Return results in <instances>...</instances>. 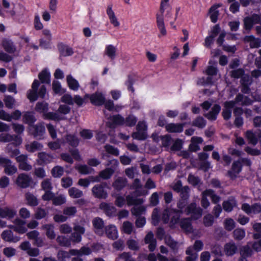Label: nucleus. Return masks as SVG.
<instances>
[{
    "label": "nucleus",
    "mask_w": 261,
    "mask_h": 261,
    "mask_svg": "<svg viewBox=\"0 0 261 261\" xmlns=\"http://www.w3.org/2000/svg\"><path fill=\"white\" fill-rule=\"evenodd\" d=\"M169 0H161L160 7V12L161 14H159L157 13L156 14V25L161 34L163 36H165L167 34V31L165 27L163 18V15L165 9L168 8H169V10L167 11V13L166 14V16L171 17L172 15L171 13V8L169 4Z\"/></svg>",
    "instance_id": "obj_1"
},
{
    "label": "nucleus",
    "mask_w": 261,
    "mask_h": 261,
    "mask_svg": "<svg viewBox=\"0 0 261 261\" xmlns=\"http://www.w3.org/2000/svg\"><path fill=\"white\" fill-rule=\"evenodd\" d=\"M40 82L38 80H34L32 85V88L28 91L27 98L31 102L36 101L39 97L44 98L46 93V88L45 86L42 85L39 91Z\"/></svg>",
    "instance_id": "obj_2"
},
{
    "label": "nucleus",
    "mask_w": 261,
    "mask_h": 261,
    "mask_svg": "<svg viewBox=\"0 0 261 261\" xmlns=\"http://www.w3.org/2000/svg\"><path fill=\"white\" fill-rule=\"evenodd\" d=\"M108 188L106 182H102L99 184L95 185L92 188L93 196L99 199H106L108 197V194L106 189Z\"/></svg>",
    "instance_id": "obj_3"
},
{
    "label": "nucleus",
    "mask_w": 261,
    "mask_h": 261,
    "mask_svg": "<svg viewBox=\"0 0 261 261\" xmlns=\"http://www.w3.org/2000/svg\"><path fill=\"white\" fill-rule=\"evenodd\" d=\"M29 133L37 140H42L44 138L45 128L43 124L38 123L28 126Z\"/></svg>",
    "instance_id": "obj_4"
},
{
    "label": "nucleus",
    "mask_w": 261,
    "mask_h": 261,
    "mask_svg": "<svg viewBox=\"0 0 261 261\" xmlns=\"http://www.w3.org/2000/svg\"><path fill=\"white\" fill-rule=\"evenodd\" d=\"M185 213L187 215L192 214V218L197 220L202 216V209L200 207H197L196 203L193 202L186 207Z\"/></svg>",
    "instance_id": "obj_5"
},
{
    "label": "nucleus",
    "mask_w": 261,
    "mask_h": 261,
    "mask_svg": "<svg viewBox=\"0 0 261 261\" xmlns=\"http://www.w3.org/2000/svg\"><path fill=\"white\" fill-rule=\"evenodd\" d=\"M85 97L89 98L90 102L95 106H101L104 105L106 101V98L103 94L98 92L91 94H86Z\"/></svg>",
    "instance_id": "obj_6"
},
{
    "label": "nucleus",
    "mask_w": 261,
    "mask_h": 261,
    "mask_svg": "<svg viewBox=\"0 0 261 261\" xmlns=\"http://www.w3.org/2000/svg\"><path fill=\"white\" fill-rule=\"evenodd\" d=\"M42 34L44 37H41L39 39V46L44 49L51 48L52 36L50 31L47 29H44L42 31Z\"/></svg>",
    "instance_id": "obj_7"
},
{
    "label": "nucleus",
    "mask_w": 261,
    "mask_h": 261,
    "mask_svg": "<svg viewBox=\"0 0 261 261\" xmlns=\"http://www.w3.org/2000/svg\"><path fill=\"white\" fill-rule=\"evenodd\" d=\"M242 168L243 165L240 160L234 161L232 164L231 169L227 171V176L232 180L235 179L242 171Z\"/></svg>",
    "instance_id": "obj_8"
},
{
    "label": "nucleus",
    "mask_w": 261,
    "mask_h": 261,
    "mask_svg": "<svg viewBox=\"0 0 261 261\" xmlns=\"http://www.w3.org/2000/svg\"><path fill=\"white\" fill-rule=\"evenodd\" d=\"M57 46L60 59L62 57L71 56L74 54L73 48L63 42H59Z\"/></svg>",
    "instance_id": "obj_9"
},
{
    "label": "nucleus",
    "mask_w": 261,
    "mask_h": 261,
    "mask_svg": "<svg viewBox=\"0 0 261 261\" xmlns=\"http://www.w3.org/2000/svg\"><path fill=\"white\" fill-rule=\"evenodd\" d=\"M92 225L95 230L94 232L96 234L99 236H102L104 231L105 224L104 221L102 218L100 217H95L92 220Z\"/></svg>",
    "instance_id": "obj_10"
},
{
    "label": "nucleus",
    "mask_w": 261,
    "mask_h": 261,
    "mask_svg": "<svg viewBox=\"0 0 261 261\" xmlns=\"http://www.w3.org/2000/svg\"><path fill=\"white\" fill-rule=\"evenodd\" d=\"M111 122L107 123L108 127L114 128L116 126L124 125V118L120 114L114 115L111 117Z\"/></svg>",
    "instance_id": "obj_11"
},
{
    "label": "nucleus",
    "mask_w": 261,
    "mask_h": 261,
    "mask_svg": "<svg viewBox=\"0 0 261 261\" xmlns=\"http://www.w3.org/2000/svg\"><path fill=\"white\" fill-rule=\"evenodd\" d=\"M37 156L38 158L37 162L39 165L49 164L54 159V157L51 154L47 153L45 152H39Z\"/></svg>",
    "instance_id": "obj_12"
},
{
    "label": "nucleus",
    "mask_w": 261,
    "mask_h": 261,
    "mask_svg": "<svg viewBox=\"0 0 261 261\" xmlns=\"http://www.w3.org/2000/svg\"><path fill=\"white\" fill-rule=\"evenodd\" d=\"M185 124L170 123L165 126V128L166 131L170 133H180L184 130Z\"/></svg>",
    "instance_id": "obj_13"
},
{
    "label": "nucleus",
    "mask_w": 261,
    "mask_h": 261,
    "mask_svg": "<svg viewBox=\"0 0 261 261\" xmlns=\"http://www.w3.org/2000/svg\"><path fill=\"white\" fill-rule=\"evenodd\" d=\"M221 110V106L219 104H215L211 110L208 113L204 114V116L209 120L215 121L217 119Z\"/></svg>",
    "instance_id": "obj_14"
},
{
    "label": "nucleus",
    "mask_w": 261,
    "mask_h": 261,
    "mask_svg": "<svg viewBox=\"0 0 261 261\" xmlns=\"http://www.w3.org/2000/svg\"><path fill=\"white\" fill-rule=\"evenodd\" d=\"M99 208L103 211L105 214L109 217L115 216L116 213V208L115 206L104 202L99 204Z\"/></svg>",
    "instance_id": "obj_15"
},
{
    "label": "nucleus",
    "mask_w": 261,
    "mask_h": 261,
    "mask_svg": "<svg viewBox=\"0 0 261 261\" xmlns=\"http://www.w3.org/2000/svg\"><path fill=\"white\" fill-rule=\"evenodd\" d=\"M237 206V201L234 197H230L227 200H225L222 203L223 210L227 212H231L234 207Z\"/></svg>",
    "instance_id": "obj_16"
},
{
    "label": "nucleus",
    "mask_w": 261,
    "mask_h": 261,
    "mask_svg": "<svg viewBox=\"0 0 261 261\" xmlns=\"http://www.w3.org/2000/svg\"><path fill=\"white\" fill-rule=\"evenodd\" d=\"M32 178L27 174L22 173L17 176V186L23 188L29 187Z\"/></svg>",
    "instance_id": "obj_17"
},
{
    "label": "nucleus",
    "mask_w": 261,
    "mask_h": 261,
    "mask_svg": "<svg viewBox=\"0 0 261 261\" xmlns=\"http://www.w3.org/2000/svg\"><path fill=\"white\" fill-rule=\"evenodd\" d=\"M105 231L107 237L110 239L114 240L118 237L117 229L114 225H109L106 226Z\"/></svg>",
    "instance_id": "obj_18"
},
{
    "label": "nucleus",
    "mask_w": 261,
    "mask_h": 261,
    "mask_svg": "<svg viewBox=\"0 0 261 261\" xmlns=\"http://www.w3.org/2000/svg\"><path fill=\"white\" fill-rule=\"evenodd\" d=\"M107 14L110 19V23L116 28L120 26V22L118 20L116 16H115V13L112 10V5H110L108 6L107 9Z\"/></svg>",
    "instance_id": "obj_19"
},
{
    "label": "nucleus",
    "mask_w": 261,
    "mask_h": 261,
    "mask_svg": "<svg viewBox=\"0 0 261 261\" xmlns=\"http://www.w3.org/2000/svg\"><path fill=\"white\" fill-rule=\"evenodd\" d=\"M22 121L23 123L28 124L29 126L34 124L36 121L34 112L33 111L25 112L22 115Z\"/></svg>",
    "instance_id": "obj_20"
},
{
    "label": "nucleus",
    "mask_w": 261,
    "mask_h": 261,
    "mask_svg": "<svg viewBox=\"0 0 261 261\" xmlns=\"http://www.w3.org/2000/svg\"><path fill=\"white\" fill-rule=\"evenodd\" d=\"M127 184V179L126 178L119 177L113 183L112 186L117 191H120Z\"/></svg>",
    "instance_id": "obj_21"
},
{
    "label": "nucleus",
    "mask_w": 261,
    "mask_h": 261,
    "mask_svg": "<svg viewBox=\"0 0 261 261\" xmlns=\"http://www.w3.org/2000/svg\"><path fill=\"white\" fill-rule=\"evenodd\" d=\"M254 14H253L251 16H246L244 19V29L248 31H250L253 25L256 23Z\"/></svg>",
    "instance_id": "obj_22"
},
{
    "label": "nucleus",
    "mask_w": 261,
    "mask_h": 261,
    "mask_svg": "<svg viewBox=\"0 0 261 261\" xmlns=\"http://www.w3.org/2000/svg\"><path fill=\"white\" fill-rule=\"evenodd\" d=\"M224 250L227 256H231L237 252L238 248L234 242H229L224 245Z\"/></svg>",
    "instance_id": "obj_23"
},
{
    "label": "nucleus",
    "mask_w": 261,
    "mask_h": 261,
    "mask_svg": "<svg viewBox=\"0 0 261 261\" xmlns=\"http://www.w3.org/2000/svg\"><path fill=\"white\" fill-rule=\"evenodd\" d=\"M141 122H139L136 126L137 132H134L132 137L134 139L138 140H145L147 138V134L143 130H141L140 128Z\"/></svg>",
    "instance_id": "obj_24"
},
{
    "label": "nucleus",
    "mask_w": 261,
    "mask_h": 261,
    "mask_svg": "<svg viewBox=\"0 0 261 261\" xmlns=\"http://www.w3.org/2000/svg\"><path fill=\"white\" fill-rule=\"evenodd\" d=\"M2 46L4 50L10 54L14 53L15 51V47L14 45L13 42L9 39L5 38L2 40Z\"/></svg>",
    "instance_id": "obj_25"
},
{
    "label": "nucleus",
    "mask_w": 261,
    "mask_h": 261,
    "mask_svg": "<svg viewBox=\"0 0 261 261\" xmlns=\"http://www.w3.org/2000/svg\"><path fill=\"white\" fill-rule=\"evenodd\" d=\"M43 117L45 119L53 120L56 122H59L66 119L65 117L61 116L57 113L53 112H46L43 115Z\"/></svg>",
    "instance_id": "obj_26"
},
{
    "label": "nucleus",
    "mask_w": 261,
    "mask_h": 261,
    "mask_svg": "<svg viewBox=\"0 0 261 261\" xmlns=\"http://www.w3.org/2000/svg\"><path fill=\"white\" fill-rule=\"evenodd\" d=\"M70 253L72 255H88L92 253V251L89 247L83 246L82 247L80 250L74 249H70Z\"/></svg>",
    "instance_id": "obj_27"
},
{
    "label": "nucleus",
    "mask_w": 261,
    "mask_h": 261,
    "mask_svg": "<svg viewBox=\"0 0 261 261\" xmlns=\"http://www.w3.org/2000/svg\"><path fill=\"white\" fill-rule=\"evenodd\" d=\"M65 140L67 143L72 147L76 148L79 146V139L73 134H67L65 137Z\"/></svg>",
    "instance_id": "obj_28"
},
{
    "label": "nucleus",
    "mask_w": 261,
    "mask_h": 261,
    "mask_svg": "<svg viewBox=\"0 0 261 261\" xmlns=\"http://www.w3.org/2000/svg\"><path fill=\"white\" fill-rule=\"evenodd\" d=\"M38 78L42 84H49L50 83V73L47 69H43L38 74Z\"/></svg>",
    "instance_id": "obj_29"
},
{
    "label": "nucleus",
    "mask_w": 261,
    "mask_h": 261,
    "mask_svg": "<svg viewBox=\"0 0 261 261\" xmlns=\"http://www.w3.org/2000/svg\"><path fill=\"white\" fill-rule=\"evenodd\" d=\"M66 80L69 88L74 91H77L80 87L78 81L75 80L71 74L68 75Z\"/></svg>",
    "instance_id": "obj_30"
},
{
    "label": "nucleus",
    "mask_w": 261,
    "mask_h": 261,
    "mask_svg": "<svg viewBox=\"0 0 261 261\" xmlns=\"http://www.w3.org/2000/svg\"><path fill=\"white\" fill-rule=\"evenodd\" d=\"M203 194L204 195L210 197L212 202L214 204L218 203L221 200L220 196L216 194L213 189H206L203 192Z\"/></svg>",
    "instance_id": "obj_31"
},
{
    "label": "nucleus",
    "mask_w": 261,
    "mask_h": 261,
    "mask_svg": "<svg viewBox=\"0 0 261 261\" xmlns=\"http://www.w3.org/2000/svg\"><path fill=\"white\" fill-rule=\"evenodd\" d=\"M36 112L44 115L48 110V104L43 101L37 102L35 107Z\"/></svg>",
    "instance_id": "obj_32"
},
{
    "label": "nucleus",
    "mask_w": 261,
    "mask_h": 261,
    "mask_svg": "<svg viewBox=\"0 0 261 261\" xmlns=\"http://www.w3.org/2000/svg\"><path fill=\"white\" fill-rule=\"evenodd\" d=\"M42 229L46 230V236L50 240L55 239L56 234L54 231V226L51 224H45L42 226Z\"/></svg>",
    "instance_id": "obj_33"
},
{
    "label": "nucleus",
    "mask_w": 261,
    "mask_h": 261,
    "mask_svg": "<svg viewBox=\"0 0 261 261\" xmlns=\"http://www.w3.org/2000/svg\"><path fill=\"white\" fill-rule=\"evenodd\" d=\"M43 145L36 141H34L30 144H26L25 148L30 152H34L37 150H41L43 148Z\"/></svg>",
    "instance_id": "obj_34"
},
{
    "label": "nucleus",
    "mask_w": 261,
    "mask_h": 261,
    "mask_svg": "<svg viewBox=\"0 0 261 261\" xmlns=\"http://www.w3.org/2000/svg\"><path fill=\"white\" fill-rule=\"evenodd\" d=\"M72 254L70 253V250L69 252L60 250L58 251L57 257L59 261H69Z\"/></svg>",
    "instance_id": "obj_35"
},
{
    "label": "nucleus",
    "mask_w": 261,
    "mask_h": 261,
    "mask_svg": "<svg viewBox=\"0 0 261 261\" xmlns=\"http://www.w3.org/2000/svg\"><path fill=\"white\" fill-rule=\"evenodd\" d=\"M25 198L27 201L28 204L30 206H36L39 204L37 197L30 192H28L25 194Z\"/></svg>",
    "instance_id": "obj_36"
},
{
    "label": "nucleus",
    "mask_w": 261,
    "mask_h": 261,
    "mask_svg": "<svg viewBox=\"0 0 261 261\" xmlns=\"http://www.w3.org/2000/svg\"><path fill=\"white\" fill-rule=\"evenodd\" d=\"M105 54L112 60L115 59L116 54V47L112 45L109 44L106 46Z\"/></svg>",
    "instance_id": "obj_37"
},
{
    "label": "nucleus",
    "mask_w": 261,
    "mask_h": 261,
    "mask_svg": "<svg viewBox=\"0 0 261 261\" xmlns=\"http://www.w3.org/2000/svg\"><path fill=\"white\" fill-rule=\"evenodd\" d=\"M188 203V201L180 199L177 203L178 209L172 208L171 212L172 213H184V208L186 207Z\"/></svg>",
    "instance_id": "obj_38"
},
{
    "label": "nucleus",
    "mask_w": 261,
    "mask_h": 261,
    "mask_svg": "<svg viewBox=\"0 0 261 261\" xmlns=\"http://www.w3.org/2000/svg\"><path fill=\"white\" fill-rule=\"evenodd\" d=\"M12 119L16 120V110L13 111L12 115L6 113L4 110H0V119L10 121Z\"/></svg>",
    "instance_id": "obj_39"
},
{
    "label": "nucleus",
    "mask_w": 261,
    "mask_h": 261,
    "mask_svg": "<svg viewBox=\"0 0 261 261\" xmlns=\"http://www.w3.org/2000/svg\"><path fill=\"white\" fill-rule=\"evenodd\" d=\"M114 173V169L112 168H107L99 172V176L103 179H109L111 177Z\"/></svg>",
    "instance_id": "obj_40"
},
{
    "label": "nucleus",
    "mask_w": 261,
    "mask_h": 261,
    "mask_svg": "<svg viewBox=\"0 0 261 261\" xmlns=\"http://www.w3.org/2000/svg\"><path fill=\"white\" fill-rule=\"evenodd\" d=\"M138 119L133 115H129L124 118V125L127 127H133L136 125Z\"/></svg>",
    "instance_id": "obj_41"
},
{
    "label": "nucleus",
    "mask_w": 261,
    "mask_h": 261,
    "mask_svg": "<svg viewBox=\"0 0 261 261\" xmlns=\"http://www.w3.org/2000/svg\"><path fill=\"white\" fill-rule=\"evenodd\" d=\"M64 168L62 166H55L51 170V174L54 178H60L64 174Z\"/></svg>",
    "instance_id": "obj_42"
},
{
    "label": "nucleus",
    "mask_w": 261,
    "mask_h": 261,
    "mask_svg": "<svg viewBox=\"0 0 261 261\" xmlns=\"http://www.w3.org/2000/svg\"><path fill=\"white\" fill-rule=\"evenodd\" d=\"M69 195L72 198H79L83 196V192L75 187H71L68 190Z\"/></svg>",
    "instance_id": "obj_43"
},
{
    "label": "nucleus",
    "mask_w": 261,
    "mask_h": 261,
    "mask_svg": "<svg viewBox=\"0 0 261 261\" xmlns=\"http://www.w3.org/2000/svg\"><path fill=\"white\" fill-rule=\"evenodd\" d=\"M2 239L7 242H16L15 238L13 237V233L10 230H5L2 233Z\"/></svg>",
    "instance_id": "obj_44"
},
{
    "label": "nucleus",
    "mask_w": 261,
    "mask_h": 261,
    "mask_svg": "<svg viewBox=\"0 0 261 261\" xmlns=\"http://www.w3.org/2000/svg\"><path fill=\"white\" fill-rule=\"evenodd\" d=\"M252 249L248 245H245L240 248V253L241 256L246 258L250 257L252 254Z\"/></svg>",
    "instance_id": "obj_45"
},
{
    "label": "nucleus",
    "mask_w": 261,
    "mask_h": 261,
    "mask_svg": "<svg viewBox=\"0 0 261 261\" xmlns=\"http://www.w3.org/2000/svg\"><path fill=\"white\" fill-rule=\"evenodd\" d=\"M206 122L202 116L197 117L192 122V125L200 128L204 127Z\"/></svg>",
    "instance_id": "obj_46"
},
{
    "label": "nucleus",
    "mask_w": 261,
    "mask_h": 261,
    "mask_svg": "<svg viewBox=\"0 0 261 261\" xmlns=\"http://www.w3.org/2000/svg\"><path fill=\"white\" fill-rule=\"evenodd\" d=\"M245 236V231L243 228H236L233 232V237L236 240H242Z\"/></svg>",
    "instance_id": "obj_47"
},
{
    "label": "nucleus",
    "mask_w": 261,
    "mask_h": 261,
    "mask_svg": "<svg viewBox=\"0 0 261 261\" xmlns=\"http://www.w3.org/2000/svg\"><path fill=\"white\" fill-rule=\"evenodd\" d=\"M57 241L62 246L69 247L71 246L70 239L65 236H58L57 238Z\"/></svg>",
    "instance_id": "obj_48"
},
{
    "label": "nucleus",
    "mask_w": 261,
    "mask_h": 261,
    "mask_svg": "<svg viewBox=\"0 0 261 261\" xmlns=\"http://www.w3.org/2000/svg\"><path fill=\"white\" fill-rule=\"evenodd\" d=\"M246 137L249 141V143L255 145L258 142L257 138L252 131L248 130L246 132Z\"/></svg>",
    "instance_id": "obj_49"
},
{
    "label": "nucleus",
    "mask_w": 261,
    "mask_h": 261,
    "mask_svg": "<svg viewBox=\"0 0 261 261\" xmlns=\"http://www.w3.org/2000/svg\"><path fill=\"white\" fill-rule=\"evenodd\" d=\"M104 148L106 152L109 154H111L116 156H118L119 154V149L113 145L108 144L104 146Z\"/></svg>",
    "instance_id": "obj_50"
},
{
    "label": "nucleus",
    "mask_w": 261,
    "mask_h": 261,
    "mask_svg": "<svg viewBox=\"0 0 261 261\" xmlns=\"http://www.w3.org/2000/svg\"><path fill=\"white\" fill-rule=\"evenodd\" d=\"M12 141H16V135H11L9 134H1L0 135V142H9Z\"/></svg>",
    "instance_id": "obj_51"
},
{
    "label": "nucleus",
    "mask_w": 261,
    "mask_h": 261,
    "mask_svg": "<svg viewBox=\"0 0 261 261\" xmlns=\"http://www.w3.org/2000/svg\"><path fill=\"white\" fill-rule=\"evenodd\" d=\"M16 214V212L9 209H3L0 207V217L1 218H12Z\"/></svg>",
    "instance_id": "obj_52"
},
{
    "label": "nucleus",
    "mask_w": 261,
    "mask_h": 261,
    "mask_svg": "<svg viewBox=\"0 0 261 261\" xmlns=\"http://www.w3.org/2000/svg\"><path fill=\"white\" fill-rule=\"evenodd\" d=\"M224 225L225 229L228 231L232 230L236 226L235 222L232 218L226 219Z\"/></svg>",
    "instance_id": "obj_53"
},
{
    "label": "nucleus",
    "mask_w": 261,
    "mask_h": 261,
    "mask_svg": "<svg viewBox=\"0 0 261 261\" xmlns=\"http://www.w3.org/2000/svg\"><path fill=\"white\" fill-rule=\"evenodd\" d=\"M245 71L243 68H238L230 71V76L234 79H241V77L245 75Z\"/></svg>",
    "instance_id": "obj_54"
},
{
    "label": "nucleus",
    "mask_w": 261,
    "mask_h": 261,
    "mask_svg": "<svg viewBox=\"0 0 261 261\" xmlns=\"http://www.w3.org/2000/svg\"><path fill=\"white\" fill-rule=\"evenodd\" d=\"M131 212L133 215L139 217L146 212V207L143 205H140L138 207H134L132 209Z\"/></svg>",
    "instance_id": "obj_55"
},
{
    "label": "nucleus",
    "mask_w": 261,
    "mask_h": 261,
    "mask_svg": "<svg viewBox=\"0 0 261 261\" xmlns=\"http://www.w3.org/2000/svg\"><path fill=\"white\" fill-rule=\"evenodd\" d=\"M203 224L205 227H210L213 225L214 222V217L211 214H208L203 217Z\"/></svg>",
    "instance_id": "obj_56"
},
{
    "label": "nucleus",
    "mask_w": 261,
    "mask_h": 261,
    "mask_svg": "<svg viewBox=\"0 0 261 261\" xmlns=\"http://www.w3.org/2000/svg\"><path fill=\"white\" fill-rule=\"evenodd\" d=\"M53 204L55 206L61 205L66 202V198L64 196L60 195L55 197L53 200Z\"/></svg>",
    "instance_id": "obj_57"
},
{
    "label": "nucleus",
    "mask_w": 261,
    "mask_h": 261,
    "mask_svg": "<svg viewBox=\"0 0 261 261\" xmlns=\"http://www.w3.org/2000/svg\"><path fill=\"white\" fill-rule=\"evenodd\" d=\"M170 221V226L171 228L174 227L175 225L180 222V218L182 213H173Z\"/></svg>",
    "instance_id": "obj_58"
},
{
    "label": "nucleus",
    "mask_w": 261,
    "mask_h": 261,
    "mask_svg": "<svg viewBox=\"0 0 261 261\" xmlns=\"http://www.w3.org/2000/svg\"><path fill=\"white\" fill-rule=\"evenodd\" d=\"M126 244L128 248L133 251H138L139 249L138 243L136 241L133 239H130L127 241Z\"/></svg>",
    "instance_id": "obj_59"
},
{
    "label": "nucleus",
    "mask_w": 261,
    "mask_h": 261,
    "mask_svg": "<svg viewBox=\"0 0 261 261\" xmlns=\"http://www.w3.org/2000/svg\"><path fill=\"white\" fill-rule=\"evenodd\" d=\"M171 213H172L171 212V210L168 208H166L164 210L162 215V220L164 224L168 223Z\"/></svg>",
    "instance_id": "obj_60"
},
{
    "label": "nucleus",
    "mask_w": 261,
    "mask_h": 261,
    "mask_svg": "<svg viewBox=\"0 0 261 261\" xmlns=\"http://www.w3.org/2000/svg\"><path fill=\"white\" fill-rule=\"evenodd\" d=\"M165 243L172 249L174 250L177 247V242L173 240L171 236H169L165 239Z\"/></svg>",
    "instance_id": "obj_61"
},
{
    "label": "nucleus",
    "mask_w": 261,
    "mask_h": 261,
    "mask_svg": "<svg viewBox=\"0 0 261 261\" xmlns=\"http://www.w3.org/2000/svg\"><path fill=\"white\" fill-rule=\"evenodd\" d=\"M41 187L42 189L46 191L47 190H51L53 189V186L50 181V179L46 178L43 180L41 183Z\"/></svg>",
    "instance_id": "obj_62"
},
{
    "label": "nucleus",
    "mask_w": 261,
    "mask_h": 261,
    "mask_svg": "<svg viewBox=\"0 0 261 261\" xmlns=\"http://www.w3.org/2000/svg\"><path fill=\"white\" fill-rule=\"evenodd\" d=\"M182 147V141L180 139H177L170 147L172 151H179Z\"/></svg>",
    "instance_id": "obj_63"
},
{
    "label": "nucleus",
    "mask_w": 261,
    "mask_h": 261,
    "mask_svg": "<svg viewBox=\"0 0 261 261\" xmlns=\"http://www.w3.org/2000/svg\"><path fill=\"white\" fill-rule=\"evenodd\" d=\"M63 214L68 216H73L77 212L76 208L75 206H69L64 208Z\"/></svg>",
    "instance_id": "obj_64"
}]
</instances>
